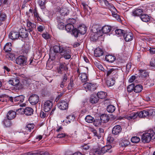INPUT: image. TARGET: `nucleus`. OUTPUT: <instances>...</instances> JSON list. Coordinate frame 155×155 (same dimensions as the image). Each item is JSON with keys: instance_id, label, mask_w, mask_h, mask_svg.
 Masks as SVG:
<instances>
[{"instance_id": "nucleus-1", "label": "nucleus", "mask_w": 155, "mask_h": 155, "mask_svg": "<svg viewBox=\"0 0 155 155\" xmlns=\"http://www.w3.org/2000/svg\"><path fill=\"white\" fill-rule=\"evenodd\" d=\"M155 139V131L150 129L146 133L143 134L142 137V142L144 143H148L151 140Z\"/></svg>"}, {"instance_id": "nucleus-2", "label": "nucleus", "mask_w": 155, "mask_h": 155, "mask_svg": "<svg viewBox=\"0 0 155 155\" xmlns=\"http://www.w3.org/2000/svg\"><path fill=\"white\" fill-rule=\"evenodd\" d=\"M60 54L66 59H69L71 57V50L68 48L63 47Z\"/></svg>"}, {"instance_id": "nucleus-3", "label": "nucleus", "mask_w": 155, "mask_h": 155, "mask_svg": "<svg viewBox=\"0 0 155 155\" xmlns=\"http://www.w3.org/2000/svg\"><path fill=\"white\" fill-rule=\"evenodd\" d=\"M93 33L91 34L90 39L91 41H96L97 40L99 37L102 36V34H100L98 31L97 28L95 27L93 28L92 29Z\"/></svg>"}, {"instance_id": "nucleus-4", "label": "nucleus", "mask_w": 155, "mask_h": 155, "mask_svg": "<svg viewBox=\"0 0 155 155\" xmlns=\"http://www.w3.org/2000/svg\"><path fill=\"white\" fill-rule=\"evenodd\" d=\"M16 63L20 66H25L27 64V58L24 56H20L15 60Z\"/></svg>"}, {"instance_id": "nucleus-5", "label": "nucleus", "mask_w": 155, "mask_h": 155, "mask_svg": "<svg viewBox=\"0 0 155 155\" xmlns=\"http://www.w3.org/2000/svg\"><path fill=\"white\" fill-rule=\"evenodd\" d=\"M84 87L86 90L92 91L96 89L97 86V84L95 83H86L84 84Z\"/></svg>"}, {"instance_id": "nucleus-6", "label": "nucleus", "mask_w": 155, "mask_h": 155, "mask_svg": "<svg viewBox=\"0 0 155 155\" xmlns=\"http://www.w3.org/2000/svg\"><path fill=\"white\" fill-rule=\"evenodd\" d=\"M28 100L32 105H35L38 102L39 97L36 94L32 95L29 97Z\"/></svg>"}, {"instance_id": "nucleus-7", "label": "nucleus", "mask_w": 155, "mask_h": 155, "mask_svg": "<svg viewBox=\"0 0 155 155\" xmlns=\"http://www.w3.org/2000/svg\"><path fill=\"white\" fill-rule=\"evenodd\" d=\"M138 116L140 117L145 118L149 116H151L153 114V112H149L146 110H143L140 112H137Z\"/></svg>"}, {"instance_id": "nucleus-8", "label": "nucleus", "mask_w": 155, "mask_h": 155, "mask_svg": "<svg viewBox=\"0 0 155 155\" xmlns=\"http://www.w3.org/2000/svg\"><path fill=\"white\" fill-rule=\"evenodd\" d=\"M20 110H22L24 112V114L27 116H30L33 114L34 111L30 107H28L25 109L22 108H20L17 111H19Z\"/></svg>"}, {"instance_id": "nucleus-9", "label": "nucleus", "mask_w": 155, "mask_h": 155, "mask_svg": "<svg viewBox=\"0 0 155 155\" xmlns=\"http://www.w3.org/2000/svg\"><path fill=\"white\" fill-rule=\"evenodd\" d=\"M52 102L50 101H46L44 105V109L45 112L49 111L52 107Z\"/></svg>"}, {"instance_id": "nucleus-10", "label": "nucleus", "mask_w": 155, "mask_h": 155, "mask_svg": "<svg viewBox=\"0 0 155 155\" xmlns=\"http://www.w3.org/2000/svg\"><path fill=\"white\" fill-rule=\"evenodd\" d=\"M69 74L68 73L64 74L62 78V81L60 84V86L61 88H63L64 86H66L67 81L68 79Z\"/></svg>"}, {"instance_id": "nucleus-11", "label": "nucleus", "mask_w": 155, "mask_h": 155, "mask_svg": "<svg viewBox=\"0 0 155 155\" xmlns=\"http://www.w3.org/2000/svg\"><path fill=\"white\" fill-rule=\"evenodd\" d=\"M27 26L28 28L27 29L30 33L32 32L34 29H35L36 25L34 23H32L29 21V20L27 19L26 20Z\"/></svg>"}, {"instance_id": "nucleus-12", "label": "nucleus", "mask_w": 155, "mask_h": 155, "mask_svg": "<svg viewBox=\"0 0 155 155\" xmlns=\"http://www.w3.org/2000/svg\"><path fill=\"white\" fill-rule=\"evenodd\" d=\"M111 29V27L110 26L108 25H105L102 27L101 30L98 29L97 30L100 33H101V31L104 34H107L110 31Z\"/></svg>"}, {"instance_id": "nucleus-13", "label": "nucleus", "mask_w": 155, "mask_h": 155, "mask_svg": "<svg viewBox=\"0 0 155 155\" xmlns=\"http://www.w3.org/2000/svg\"><path fill=\"white\" fill-rule=\"evenodd\" d=\"M123 37L126 41H131L133 38V34L131 32H127L126 31L124 33Z\"/></svg>"}, {"instance_id": "nucleus-14", "label": "nucleus", "mask_w": 155, "mask_h": 155, "mask_svg": "<svg viewBox=\"0 0 155 155\" xmlns=\"http://www.w3.org/2000/svg\"><path fill=\"white\" fill-rule=\"evenodd\" d=\"M19 33L14 31L10 32L9 35V38L12 40H15L19 38Z\"/></svg>"}, {"instance_id": "nucleus-15", "label": "nucleus", "mask_w": 155, "mask_h": 155, "mask_svg": "<svg viewBox=\"0 0 155 155\" xmlns=\"http://www.w3.org/2000/svg\"><path fill=\"white\" fill-rule=\"evenodd\" d=\"M121 126L119 125H117L113 127L112 133L115 135H118L121 132Z\"/></svg>"}, {"instance_id": "nucleus-16", "label": "nucleus", "mask_w": 155, "mask_h": 155, "mask_svg": "<svg viewBox=\"0 0 155 155\" xmlns=\"http://www.w3.org/2000/svg\"><path fill=\"white\" fill-rule=\"evenodd\" d=\"M59 108L61 110H65L67 109L68 107V104L65 101H61L58 104Z\"/></svg>"}, {"instance_id": "nucleus-17", "label": "nucleus", "mask_w": 155, "mask_h": 155, "mask_svg": "<svg viewBox=\"0 0 155 155\" xmlns=\"http://www.w3.org/2000/svg\"><path fill=\"white\" fill-rule=\"evenodd\" d=\"M112 146L110 145H107L103 147L101 149V153L103 155L106 152H108L110 153L112 152L111 150Z\"/></svg>"}, {"instance_id": "nucleus-18", "label": "nucleus", "mask_w": 155, "mask_h": 155, "mask_svg": "<svg viewBox=\"0 0 155 155\" xmlns=\"http://www.w3.org/2000/svg\"><path fill=\"white\" fill-rule=\"evenodd\" d=\"M143 12V11L142 9L139 8H136L132 12V15L134 16H141Z\"/></svg>"}, {"instance_id": "nucleus-19", "label": "nucleus", "mask_w": 155, "mask_h": 155, "mask_svg": "<svg viewBox=\"0 0 155 155\" xmlns=\"http://www.w3.org/2000/svg\"><path fill=\"white\" fill-rule=\"evenodd\" d=\"M20 32L19 33V37L22 38H27L28 35V30L26 29L22 28L21 29Z\"/></svg>"}, {"instance_id": "nucleus-20", "label": "nucleus", "mask_w": 155, "mask_h": 155, "mask_svg": "<svg viewBox=\"0 0 155 155\" xmlns=\"http://www.w3.org/2000/svg\"><path fill=\"white\" fill-rule=\"evenodd\" d=\"M68 68L67 64L65 63H61L60 64L59 69L58 70V72L59 74H62V71L64 70L66 71H68Z\"/></svg>"}, {"instance_id": "nucleus-21", "label": "nucleus", "mask_w": 155, "mask_h": 155, "mask_svg": "<svg viewBox=\"0 0 155 155\" xmlns=\"http://www.w3.org/2000/svg\"><path fill=\"white\" fill-rule=\"evenodd\" d=\"M8 83L9 84L15 86L19 89V87H18L20 85L19 84V80L16 78H13L12 80H10L9 81Z\"/></svg>"}, {"instance_id": "nucleus-22", "label": "nucleus", "mask_w": 155, "mask_h": 155, "mask_svg": "<svg viewBox=\"0 0 155 155\" xmlns=\"http://www.w3.org/2000/svg\"><path fill=\"white\" fill-rule=\"evenodd\" d=\"M139 77H141L143 79L149 76V73L145 70H139Z\"/></svg>"}, {"instance_id": "nucleus-23", "label": "nucleus", "mask_w": 155, "mask_h": 155, "mask_svg": "<svg viewBox=\"0 0 155 155\" xmlns=\"http://www.w3.org/2000/svg\"><path fill=\"white\" fill-rule=\"evenodd\" d=\"M16 115V113L13 110H11L9 111L7 114V118L9 120H12L14 118Z\"/></svg>"}, {"instance_id": "nucleus-24", "label": "nucleus", "mask_w": 155, "mask_h": 155, "mask_svg": "<svg viewBox=\"0 0 155 155\" xmlns=\"http://www.w3.org/2000/svg\"><path fill=\"white\" fill-rule=\"evenodd\" d=\"M25 97L23 95H19L14 97V102H18L15 104H20L22 103L24 101Z\"/></svg>"}, {"instance_id": "nucleus-25", "label": "nucleus", "mask_w": 155, "mask_h": 155, "mask_svg": "<svg viewBox=\"0 0 155 155\" xmlns=\"http://www.w3.org/2000/svg\"><path fill=\"white\" fill-rule=\"evenodd\" d=\"M104 54L102 49L100 48H97L94 51V55L96 57H99L102 56Z\"/></svg>"}, {"instance_id": "nucleus-26", "label": "nucleus", "mask_w": 155, "mask_h": 155, "mask_svg": "<svg viewBox=\"0 0 155 155\" xmlns=\"http://www.w3.org/2000/svg\"><path fill=\"white\" fill-rule=\"evenodd\" d=\"M10 120L8 118H5L4 119L2 123L4 127H9L12 126V123Z\"/></svg>"}, {"instance_id": "nucleus-27", "label": "nucleus", "mask_w": 155, "mask_h": 155, "mask_svg": "<svg viewBox=\"0 0 155 155\" xmlns=\"http://www.w3.org/2000/svg\"><path fill=\"white\" fill-rule=\"evenodd\" d=\"M79 33L81 34H84L87 31V28L84 25H81L78 28Z\"/></svg>"}, {"instance_id": "nucleus-28", "label": "nucleus", "mask_w": 155, "mask_h": 155, "mask_svg": "<svg viewBox=\"0 0 155 155\" xmlns=\"http://www.w3.org/2000/svg\"><path fill=\"white\" fill-rule=\"evenodd\" d=\"M12 44L11 43H8L4 47L3 50L7 53L10 52L12 50Z\"/></svg>"}, {"instance_id": "nucleus-29", "label": "nucleus", "mask_w": 155, "mask_h": 155, "mask_svg": "<svg viewBox=\"0 0 155 155\" xmlns=\"http://www.w3.org/2000/svg\"><path fill=\"white\" fill-rule=\"evenodd\" d=\"M80 78L82 82H85L87 81L88 76L86 73H81L80 74Z\"/></svg>"}, {"instance_id": "nucleus-30", "label": "nucleus", "mask_w": 155, "mask_h": 155, "mask_svg": "<svg viewBox=\"0 0 155 155\" xmlns=\"http://www.w3.org/2000/svg\"><path fill=\"white\" fill-rule=\"evenodd\" d=\"M140 18L141 20L145 22H148L150 20V17L146 14H142L140 16Z\"/></svg>"}, {"instance_id": "nucleus-31", "label": "nucleus", "mask_w": 155, "mask_h": 155, "mask_svg": "<svg viewBox=\"0 0 155 155\" xmlns=\"http://www.w3.org/2000/svg\"><path fill=\"white\" fill-rule=\"evenodd\" d=\"M100 119L101 122L106 123L109 121L110 117L107 115L102 114L101 116Z\"/></svg>"}, {"instance_id": "nucleus-32", "label": "nucleus", "mask_w": 155, "mask_h": 155, "mask_svg": "<svg viewBox=\"0 0 155 155\" xmlns=\"http://www.w3.org/2000/svg\"><path fill=\"white\" fill-rule=\"evenodd\" d=\"M105 5L110 10H112L113 11H115L116 9L113 5V4L109 3L107 0H103Z\"/></svg>"}, {"instance_id": "nucleus-33", "label": "nucleus", "mask_w": 155, "mask_h": 155, "mask_svg": "<svg viewBox=\"0 0 155 155\" xmlns=\"http://www.w3.org/2000/svg\"><path fill=\"white\" fill-rule=\"evenodd\" d=\"M105 60L109 62H113L115 60V57L112 55H107L105 57Z\"/></svg>"}, {"instance_id": "nucleus-34", "label": "nucleus", "mask_w": 155, "mask_h": 155, "mask_svg": "<svg viewBox=\"0 0 155 155\" xmlns=\"http://www.w3.org/2000/svg\"><path fill=\"white\" fill-rule=\"evenodd\" d=\"M46 0H39L38 4L41 8L44 10L46 8Z\"/></svg>"}, {"instance_id": "nucleus-35", "label": "nucleus", "mask_w": 155, "mask_h": 155, "mask_svg": "<svg viewBox=\"0 0 155 155\" xmlns=\"http://www.w3.org/2000/svg\"><path fill=\"white\" fill-rule=\"evenodd\" d=\"M107 96V94L104 91H100L97 93V96L98 98L103 99L105 98Z\"/></svg>"}, {"instance_id": "nucleus-36", "label": "nucleus", "mask_w": 155, "mask_h": 155, "mask_svg": "<svg viewBox=\"0 0 155 155\" xmlns=\"http://www.w3.org/2000/svg\"><path fill=\"white\" fill-rule=\"evenodd\" d=\"M33 14L35 18L37 19V21H42V20L40 17L39 14L36 8H35L33 12Z\"/></svg>"}, {"instance_id": "nucleus-37", "label": "nucleus", "mask_w": 155, "mask_h": 155, "mask_svg": "<svg viewBox=\"0 0 155 155\" xmlns=\"http://www.w3.org/2000/svg\"><path fill=\"white\" fill-rule=\"evenodd\" d=\"M63 47L59 45H55L53 47L54 52L55 53H61V50Z\"/></svg>"}, {"instance_id": "nucleus-38", "label": "nucleus", "mask_w": 155, "mask_h": 155, "mask_svg": "<svg viewBox=\"0 0 155 155\" xmlns=\"http://www.w3.org/2000/svg\"><path fill=\"white\" fill-rule=\"evenodd\" d=\"M143 86L140 84L135 85L134 92L136 93L140 92L143 89Z\"/></svg>"}, {"instance_id": "nucleus-39", "label": "nucleus", "mask_w": 155, "mask_h": 155, "mask_svg": "<svg viewBox=\"0 0 155 155\" xmlns=\"http://www.w3.org/2000/svg\"><path fill=\"white\" fill-rule=\"evenodd\" d=\"M65 28L68 32H69L72 31L74 28L73 25L71 23H68L65 25Z\"/></svg>"}, {"instance_id": "nucleus-40", "label": "nucleus", "mask_w": 155, "mask_h": 155, "mask_svg": "<svg viewBox=\"0 0 155 155\" xmlns=\"http://www.w3.org/2000/svg\"><path fill=\"white\" fill-rule=\"evenodd\" d=\"M138 116L137 112L132 113L129 116L127 117V119L129 120L132 119H134L136 118Z\"/></svg>"}, {"instance_id": "nucleus-41", "label": "nucleus", "mask_w": 155, "mask_h": 155, "mask_svg": "<svg viewBox=\"0 0 155 155\" xmlns=\"http://www.w3.org/2000/svg\"><path fill=\"white\" fill-rule=\"evenodd\" d=\"M99 99L97 96H91L90 99V102L92 104H96L98 101Z\"/></svg>"}, {"instance_id": "nucleus-42", "label": "nucleus", "mask_w": 155, "mask_h": 155, "mask_svg": "<svg viewBox=\"0 0 155 155\" xmlns=\"http://www.w3.org/2000/svg\"><path fill=\"white\" fill-rule=\"evenodd\" d=\"M135 85L134 83H132L127 87V90L128 92L131 93L133 91H134Z\"/></svg>"}, {"instance_id": "nucleus-43", "label": "nucleus", "mask_w": 155, "mask_h": 155, "mask_svg": "<svg viewBox=\"0 0 155 155\" xmlns=\"http://www.w3.org/2000/svg\"><path fill=\"white\" fill-rule=\"evenodd\" d=\"M75 119V116L73 114L69 115L67 117L66 121L67 123L69 122L70 123L71 122H73L74 120Z\"/></svg>"}, {"instance_id": "nucleus-44", "label": "nucleus", "mask_w": 155, "mask_h": 155, "mask_svg": "<svg viewBox=\"0 0 155 155\" xmlns=\"http://www.w3.org/2000/svg\"><path fill=\"white\" fill-rule=\"evenodd\" d=\"M115 81V80L114 79L110 78L107 81L106 84L109 87L111 86L114 84Z\"/></svg>"}, {"instance_id": "nucleus-45", "label": "nucleus", "mask_w": 155, "mask_h": 155, "mask_svg": "<svg viewBox=\"0 0 155 155\" xmlns=\"http://www.w3.org/2000/svg\"><path fill=\"white\" fill-rule=\"evenodd\" d=\"M58 28L60 29H62L65 28V25L61 20L60 19L58 20Z\"/></svg>"}, {"instance_id": "nucleus-46", "label": "nucleus", "mask_w": 155, "mask_h": 155, "mask_svg": "<svg viewBox=\"0 0 155 155\" xmlns=\"http://www.w3.org/2000/svg\"><path fill=\"white\" fill-rule=\"evenodd\" d=\"M85 120L88 123H92L95 120L91 115H88L85 117Z\"/></svg>"}, {"instance_id": "nucleus-47", "label": "nucleus", "mask_w": 155, "mask_h": 155, "mask_svg": "<svg viewBox=\"0 0 155 155\" xmlns=\"http://www.w3.org/2000/svg\"><path fill=\"white\" fill-rule=\"evenodd\" d=\"M107 110L108 112L111 113L115 110V108L114 105H110L107 107Z\"/></svg>"}, {"instance_id": "nucleus-48", "label": "nucleus", "mask_w": 155, "mask_h": 155, "mask_svg": "<svg viewBox=\"0 0 155 155\" xmlns=\"http://www.w3.org/2000/svg\"><path fill=\"white\" fill-rule=\"evenodd\" d=\"M126 31H124L123 30L120 29H117L115 31V32L116 34L118 35V36H120L124 35V33Z\"/></svg>"}, {"instance_id": "nucleus-49", "label": "nucleus", "mask_w": 155, "mask_h": 155, "mask_svg": "<svg viewBox=\"0 0 155 155\" xmlns=\"http://www.w3.org/2000/svg\"><path fill=\"white\" fill-rule=\"evenodd\" d=\"M91 152L94 154V155H102L101 153V150H100L98 149H93L91 150Z\"/></svg>"}, {"instance_id": "nucleus-50", "label": "nucleus", "mask_w": 155, "mask_h": 155, "mask_svg": "<svg viewBox=\"0 0 155 155\" xmlns=\"http://www.w3.org/2000/svg\"><path fill=\"white\" fill-rule=\"evenodd\" d=\"M130 144V142L127 140H123L120 143L121 146L122 147H126Z\"/></svg>"}, {"instance_id": "nucleus-51", "label": "nucleus", "mask_w": 155, "mask_h": 155, "mask_svg": "<svg viewBox=\"0 0 155 155\" xmlns=\"http://www.w3.org/2000/svg\"><path fill=\"white\" fill-rule=\"evenodd\" d=\"M94 64L95 66L100 70L103 71H104V68L102 66L101 64L99 62L95 61L94 62Z\"/></svg>"}, {"instance_id": "nucleus-52", "label": "nucleus", "mask_w": 155, "mask_h": 155, "mask_svg": "<svg viewBox=\"0 0 155 155\" xmlns=\"http://www.w3.org/2000/svg\"><path fill=\"white\" fill-rule=\"evenodd\" d=\"M7 56L8 59L11 60H13L15 58L14 54L12 53H8V54H7Z\"/></svg>"}, {"instance_id": "nucleus-53", "label": "nucleus", "mask_w": 155, "mask_h": 155, "mask_svg": "<svg viewBox=\"0 0 155 155\" xmlns=\"http://www.w3.org/2000/svg\"><path fill=\"white\" fill-rule=\"evenodd\" d=\"M91 131L93 133L94 136L97 137L98 139H100L101 137V135L98 134L97 131L95 129L91 128Z\"/></svg>"}, {"instance_id": "nucleus-54", "label": "nucleus", "mask_w": 155, "mask_h": 155, "mask_svg": "<svg viewBox=\"0 0 155 155\" xmlns=\"http://www.w3.org/2000/svg\"><path fill=\"white\" fill-rule=\"evenodd\" d=\"M131 140L133 143H137L140 141V139L139 137L134 136L132 137Z\"/></svg>"}, {"instance_id": "nucleus-55", "label": "nucleus", "mask_w": 155, "mask_h": 155, "mask_svg": "<svg viewBox=\"0 0 155 155\" xmlns=\"http://www.w3.org/2000/svg\"><path fill=\"white\" fill-rule=\"evenodd\" d=\"M6 17V15L3 12H0V22L1 23V22L4 21Z\"/></svg>"}, {"instance_id": "nucleus-56", "label": "nucleus", "mask_w": 155, "mask_h": 155, "mask_svg": "<svg viewBox=\"0 0 155 155\" xmlns=\"http://www.w3.org/2000/svg\"><path fill=\"white\" fill-rule=\"evenodd\" d=\"M72 31V34L76 38L78 37V33H79L78 29L76 28H74Z\"/></svg>"}, {"instance_id": "nucleus-57", "label": "nucleus", "mask_w": 155, "mask_h": 155, "mask_svg": "<svg viewBox=\"0 0 155 155\" xmlns=\"http://www.w3.org/2000/svg\"><path fill=\"white\" fill-rule=\"evenodd\" d=\"M8 96L6 94H2L0 95V101L4 102L7 101L6 98Z\"/></svg>"}, {"instance_id": "nucleus-58", "label": "nucleus", "mask_w": 155, "mask_h": 155, "mask_svg": "<svg viewBox=\"0 0 155 155\" xmlns=\"http://www.w3.org/2000/svg\"><path fill=\"white\" fill-rule=\"evenodd\" d=\"M34 125L33 124H28L26 127V130H29L30 131L31 129L34 128Z\"/></svg>"}, {"instance_id": "nucleus-59", "label": "nucleus", "mask_w": 155, "mask_h": 155, "mask_svg": "<svg viewBox=\"0 0 155 155\" xmlns=\"http://www.w3.org/2000/svg\"><path fill=\"white\" fill-rule=\"evenodd\" d=\"M114 71V70L113 68H111L109 69L108 70H106L104 69V71H103L104 72H106V75L107 76H108L110 74H112L113 71Z\"/></svg>"}, {"instance_id": "nucleus-60", "label": "nucleus", "mask_w": 155, "mask_h": 155, "mask_svg": "<svg viewBox=\"0 0 155 155\" xmlns=\"http://www.w3.org/2000/svg\"><path fill=\"white\" fill-rule=\"evenodd\" d=\"M74 84L73 83V80H72L71 79L70 82L68 84V89H71L72 88L74 87Z\"/></svg>"}, {"instance_id": "nucleus-61", "label": "nucleus", "mask_w": 155, "mask_h": 155, "mask_svg": "<svg viewBox=\"0 0 155 155\" xmlns=\"http://www.w3.org/2000/svg\"><path fill=\"white\" fill-rule=\"evenodd\" d=\"M67 22L68 23H71L73 25L76 23L75 20L73 18H69L67 20Z\"/></svg>"}, {"instance_id": "nucleus-62", "label": "nucleus", "mask_w": 155, "mask_h": 155, "mask_svg": "<svg viewBox=\"0 0 155 155\" xmlns=\"http://www.w3.org/2000/svg\"><path fill=\"white\" fill-rule=\"evenodd\" d=\"M138 76H131L129 79V82L130 83L133 82L134 80L137 79L138 78Z\"/></svg>"}, {"instance_id": "nucleus-63", "label": "nucleus", "mask_w": 155, "mask_h": 155, "mask_svg": "<svg viewBox=\"0 0 155 155\" xmlns=\"http://www.w3.org/2000/svg\"><path fill=\"white\" fill-rule=\"evenodd\" d=\"M42 36L45 39H48L50 38V35L47 33H43L42 35Z\"/></svg>"}, {"instance_id": "nucleus-64", "label": "nucleus", "mask_w": 155, "mask_h": 155, "mask_svg": "<svg viewBox=\"0 0 155 155\" xmlns=\"http://www.w3.org/2000/svg\"><path fill=\"white\" fill-rule=\"evenodd\" d=\"M29 50L28 48H26L25 46H24L22 48V52L24 54H27Z\"/></svg>"}]
</instances>
